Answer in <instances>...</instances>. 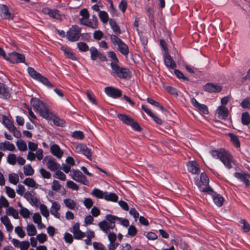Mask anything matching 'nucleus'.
<instances>
[{
	"instance_id": "obj_1",
	"label": "nucleus",
	"mask_w": 250,
	"mask_h": 250,
	"mask_svg": "<svg viewBox=\"0 0 250 250\" xmlns=\"http://www.w3.org/2000/svg\"><path fill=\"white\" fill-rule=\"evenodd\" d=\"M110 74L115 78L128 80L131 77V71L122 65L116 54L113 51H110Z\"/></svg>"
},
{
	"instance_id": "obj_2",
	"label": "nucleus",
	"mask_w": 250,
	"mask_h": 250,
	"mask_svg": "<svg viewBox=\"0 0 250 250\" xmlns=\"http://www.w3.org/2000/svg\"><path fill=\"white\" fill-rule=\"evenodd\" d=\"M211 155L215 159H219L228 169L232 167V163L234 160L232 155L224 148L212 150L210 152Z\"/></svg>"
},
{
	"instance_id": "obj_3",
	"label": "nucleus",
	"mask_w": 250,
	"mask_h": 250,
	"mask_svg": "<svg viewBox=\"0 0 250 250\" xmlns=\"http://www.w3.org/2000/svg\"><path fill=\"white\" fill-rule=\"evenodd\" d=\"M31 104L33 108L39 111L41 115L47 120H51L53 114L45 107L44 104L38 98H33L31 99Z\"/></svg>"
},
{
	"instance_id": "obj_4",
	"label": "nucleus",
	"mask_w": 250,
	"mask_h": 250,
	"mask_svg": "<svg viewBox=\"0 0 250 250\" xmlns=\"http://www.w3.org/2000/svg\"><path fill=\"white\" fill-rule=\"evenodd\" d=\"M110 41L117 51L125 57L128 56L129 53L128 46L120 38L115 35H110Z\"/></svg>"
},
{
	"instance_id": "obj_5",
	"label": "nucleus",
	"mask_w": 250,
	"mask_h": 250,
	"mask_svg": "<svg viewBox=\"0 0 250 250\" xmlns=\"http://www.w3.org/2000/svg\"><path fill=\"white\" fill-rule=\"evenodd\" d=\"M27 71L32 78L39 81L48 88H51L54 87L53 84L47 78L37 72L33 68L29 67L27 68Z\"/></svg>"
},
{
	"instance_id": "obj_6",
	"label": "nucleus",
	"mask_w": 250,
	"mask_h": 250,
	"mask_svg": "<svg viewBox=\"0 0 250 250\" xmlns=\"http://www.w3.org/2000/svg\"><path fill=\"white\" fill-rule=\"evenodd\" d=\"M118 117L124 124L130 126L134 130L141 131L142 130L139 124L129 116L124 114H118Z\"/></svg>"
},
{
	"instance_id": "obj_7",
	"label": "nucleus",
	"mask_w": 250,
	"mask_h": 250,
	"mask_svg": "<svg viewBox=\"0 0 250 250\" xmlns=\"http://www.w3.org/2000/svg\"><path fill=\"white\" fill-rule=\"evenodd\" d=\"M81 28L77 25H72L66 34L67 39L70 42L77 41L80 37Z\"/></svg>"
},
{
	"instance_id": "obj_8",
	"label": "nucleus",
	"mask_w": 250,
	"mask_h": 250,
	"mask_svg": "<svg viewBox=\"0 0 250 250\" xmlns=\"http://www.w3.org/2000/svg\"><path fill=\"white\" fill-rule=\"evenodd\" d=\"M71 177L75 181L84 185H88L89 182L86 177L79 170L72 169L70 173Z\"/></svg>"
},
{
	"instance_id": "obj_9",
	"label": "nucleus",
	"mask_w": 250,
	"mask_h": 250,
	"mask_svg": "<svg viewBox=\"0 0 250 250\" xmlns=\"http://www.w3.org/2000/svg\"><path fill=\"white\" fill-rule=\"evenodd\" d=\"M91 55V58L93 61H96L98 59L101 62H107L108 59L106 55L103 52L98 51L95 47H91L89 49Z\"/></svg>"
},
{
	"instance_id": "obj_10",
	"label": "nucleus",
	"mask_w": 250,
	"mask_h": 250,
	"mask_svg": "<svg viewBox=\"0 0 250 250\" xmlns=\"http://www.w3.org/2000/svg\"><path fill=\"white\" fill-rule=\"evenodd\" d=\"M74 150L79 153L84 155L88 159L91 160L92 152L86 145L84 144H76L74 146Z\"/></svg>"
},
{
	"instance_id": "obj_11",
	"label": "nucleus",
	"mask_w": 250,
	"mask_h": 250,
	"mask_svg": "<svg viewBox=\"0 0 250 250\" xmlns=\"http://www.w3.org/2000/svg\"><path fill=\"white\" fill-rule=\"evenodd\" d=\"M42 12L45 15H48L50 18L62 21V15L57 9H50L48 7H44L42 9Z\"/></svg>"
},
{
	"instance_id": "obj_12",
	"label": "nucleus",
	"mask_w": 250,
	"mask_h": 250,
	"mask_svg": "<svg viewBox=\"0 0 250 250\" xmlns=\"http://www.w3.org/2000/svg\"><path fill=\"white\" fill-rule=\"evenodd\" d=\"M6 60L9 61L13 63L23 62L25 61V57L23 54L15 52H13L9 54Z\"/></svg>"
},
{
	"instance_id": "obj_13",
	"label": "nucleus",
	"mask_w": 250,
	"mask_h": 250,
	"mask_svg": "<svg viewBox=\"0 0 250 250\" xmlns=\"http://www.w3.org/2000/svg\"><path fill=\"white\" fill-rule=\"evenodd\" d=\"M203 90L209 93H218L222 90V86L219 84L208 83L203 86Z\"/></svg>"
},
{
	"instance_id": "obj_14",
	"label": "nucleus",
	"mask_w": 250,
	"mask_h": 250,
	"mask_svg": "<svg viewBox=\"0 0 250 250\" xmlns=\"http://www.w3.org/2000/svg\"><path fill=\"white\" fill-rule=\"evenodd\" d=\"M234 177L243 182L246 187L250 186V174L245 172H236L234 173Z\"/></svg>"
},
{
	"instance_id": "obj_15",
	"label": "nucleus",
	"mask_w": 250,
	"mask_h": 250,
	"mask_svg": "<svg viewBox=\"0 0 250 250\" xmlns=\"http://www.w3.org/2000/svg\"><path fill=\"white\" fill-rule=\"evenodd\" d=\"M163 57L164 63L167 68L173 69L176 67V64L169 53L163 54Z\"/></svg>"
},
{
	"instance_id": "obj_16",
	"label": "nucleus",
	"mask_w": 250,
	"mask_h": 250,
	"mask_svg": "<svg viewBox=\"0 0 250 250\" xmlns=\"http://www.w3.org/2000/svg\"><path fill=\"white\" fill-rule=\"evenodd\" d=\"M187 166L188 171L193 174H199L200 171L199 165L195 161H188L187 163Z\"/></svg>"
},
{
	"instance_id": "obj_17",
	"label": "nucleus",
	"mask_w": 250,
	"mask_h": 250,
	"mask_svg": "<svg viewBox=\"0 0 250 250\" xmlns=\"http://www.w3.org/2000/svg\"><path fill=\"white\" fill-rule=\"evenodd\" d=\"M0 10L1 12V17L2 18L9 20L13 19L14 15L10 12L8 7L6 5H1Z\"/></svg>"
},
{
	"instance_id": "obj_18",
	"label": "nucleus",
	"mask_w": 250,
	"mask_h": 250,
	"mask_svg": "<svg viewBox=\"0 0 250 250\" xmlns=\"http://www.w3.org/2000/svg\"><path fill=\"white\" fill-rule=\"evenodd\" d=\"M216 112L218 117L222 120H226L229 115L228 109L225 106H218Z\"/></svg>"
},
{
	"instance_id": "obj_19",
	"label": "nucleus",
	"mask_w": 250,
	"mask_h": 250,
	"mask_svg": "<svg viewBox=\"0 0 250 250\" xmlns=\"http://www.w3.org/2000/svg\"><path fill=\"white\" fill-rule=\"evenodd\" d=\"M47 167L51 171H55L60 168V165L56 162L55 159L50 157L46 163Z\"/></svg>"
},
{
	"instance_id": "obj_20",
	"label": "nucleus",
	"mask_w": 250,
	"mask_h": 250,
	"mask_svg": "<svg viewBox=\"0 0 250 250\" xmlns=\"http://www.w3.org/2000/svg\"><path fill=\"white\" fill-rule=\"evenodd\" d=\"M91 194L98 198H104L106 201H109V194L106 192H103L98 188H94Z\"/></svg>"
},
{
	"instance_id": "obj_21",
	"label": "nucleus",
	"mask_w": 250,
	"mask_h": 250,
	"mask_svg": "<svg viewBox=\"0 0 250 250\" xmlns=\"http://www.w3.org/2000/svg\"><path fill=\"white\" fill-rule=\"evenodd\" d=\"M24 198L32 202L34 204H37L39 202L38 199L35 196V193L33 191H27L24 194Z\"/></svg>"
},
{
	"instance_id": "obj_22",
	"label": "nucleus",
	"mask_w": 250,
	"mask_h": 250,
	"mask_svg": "<svg viewBox=\"0 0 250 250\" xmlns=\"http://www.w3.org/2000/svg\"><path fill=\"white\" fill-rule=\"evenodd\" d=\"M60 209V205L57 202H53L50 208V213L56 218H60V214L58 210Z\"/></svg>"
},
{
	"instance_id": "obj_23",
	"label": "nucleus",
	"mask_w": 250,
	"mask_h": 250,
	"mask_svg": "<svg viewBox=\"0 0 250 250\" xmlns=\"http://www.w3.org/2000/svg\"><path fill=\"white\" fill-rule=\"evenodd\" d=\"M50 151L53 155L58 158H61L63 155V152L61 150L59 146L56 144L50 147Z\"/></svg>"
},
{
	"instance_id": "obj_24",
	"label": "nucleus",
	"mask_w": 250,
	"mask_h": 250,
	"mask_svg": "<svg viewBox=\"0 0 250 250\" xmlns=\"http://www.w3.org/2000/svg\"><path fill=\"white\" fill-rule=\"evenodd\" d=\"M213 201L214 204L218 207L222 206L223 202L225 201L224 198L220 194L215 192L212 196Z\"/></svg>"
},
{
	"instance_id": "obj_25",
	"label": "nucleus",
	"mask_w": 250,
	"mask_h": 250,
	"mask_svg": "<svg viewBox=\"0 0 250 250\" xmlns=\"http://www.w3.org/2000/svg\"><path fill=\"white\" fill-rule=\"evenodd\" d=\"M0 221L5 226L6 229L8 231L11 232L13 229V227L7 215L0 217Z\"/></svg>"
},
{
	"instance_id": "obj_26",
	"label": "nucleus",
	"mask_w": 250,
	"mask_h": 250,
	"mask_svg": "<svg viewBox=\"0 0 250 250\" xmlns=\"http://www.w3.org/2000/svg\"><path fill=\"white\" fill-rule=\"evenodd\" d=\"M10 97L9 90L5 87L4 85L0 83V98L7 99Z\"/></svg>"
},
{
	"instance_id": "obj_27",
	"label": "nucleus",
	"mask_w": 250,
	"mask_h": 250,
	"mask_svg": "<svg viewBox=\"0 0 250 250\" xmlns=\"http://www.w3.org/2000/svg\"><path fill=\"white\" fill-rule=\"evenodd\" d=\"M15 148L14 145L8 141L0 143V150L2 151H13Z\"/></svg>"
},
{
	"instance_id": "obj_28",
	"label": "nucleus",
	"mask_w": 250,
	"mask_h": 250,
	"mask_svg": "<svg viewBox=\"0 0 250 250\" xmlns=\"http://www.w3.org/2000/svg\"><path fill=\"white\" fill-rule=\"evenodd\" d=\"M110 27L112 29L114 35L116 36L122 33L121 29L117 23L113 19L110 18Z\"/></svg>"
},
{
	"instance_id": "obj_29",
	"label": "nucleus",
	"mask_w": 250,
	"mask_h": 250,
	"mask_svg": "<svg viewBox=\"0 0 250 250\" xmlns=\"http://www.w3.org/2000/svg\"><path fill=\"white\" fill-rule=\"evenodd\" d=\"M122 95V91L121 89L110 86V97L114 99H117Z\"/></svg>"
},
{
	"instance_id": "obj_30",
	"label": "nucleus",
	"mask_w": 250,
	"mask_h": 250,
	"mask_svg": "<svg viewBox=\"0 0 250 250\" xmlns=\"http://www.w3.org/2000/svg\"><path fill=\"white\" fill-rule=\"evenodd\" d=\"M2 122L5 127L10 131L15 129V126L12 122L5 115L2 116Z\"/></svg>"
},
{
	"instance_id": "obj_31",
	"label": "nucleus",
	"mask_w": 250,
	"mask_h": 250,
	"mask_svg": "<svg viewBox=\"0 0 250 250\" xmlns=\"http://www.w3.org/2000/svg\"><path fill=\"white\" fill-rule=\"evenodd\" d=\"M238 225L242 228L244 232H248L250 231V224L245 219H242L238 222Z\"/></svg>"
},
{
	"instance_id": "obj_32",
	"label": "nucleus",
	"mask_w": 250,
	"mask_h": 250,
	"mask_svg": "<svg viewBox=\"0 0 250 250\" xmlns=\"http://www.w3.org/2000/svg\"><path fill=\"white\" fill-rule=\"evenodd\" d=\"M229 136L230 138V141L232 144L237 148L240 147V142L238 137L233 133H229Z\"/></svg>"
},
{
	"instance_id": "obj_33",
	"label": "nucleus",
	"mask_w": 250,
	"mask_h": 250,
	"mask_svg": "<svg viewBox=\"0 0 250 250\" xmlns=\"http://www.w3.org/2000/svg\"><path fill=\"white\" fill-rule=\"evenodd\" d=\"M7 208L5 211L7 215L12 216L15 219L19 218V212L17 210L11 207Z\"/></svg>"
},
{
	"instance_id": "obj_34",
	"label": "nucleus",
	"mask_w": 250,
	"mask_h": 250,
	"mask_svg": "<svg viewBox=\"0 0 250 250\" xmlns=\"http://www.w3.org/2000/svg\"><path fill=\"white\" fill-rule=\"evenodd\" d=\"M61 49L64 52V54L67 56L68 58L72 60H75L76 59L75 54L72 52L69 48H67L64 46H62L61 47Z\"/></svg>"
},
{
	"instance_id": "obj_35",
	"label": "nucleus",
	"mask_w": 250,
	"mask_h": 250,
	"mask_svg": "<svg viewBox=\"0 0 250 250\" xmlns=\"http://www.w3.org/2000/svg\"><path fill=\"white\" fill-rule=\"evenodd\" d=\"M99 226L101 229L107 233L108 238L109 240V233H107V231L109 229V226L107 222L105 221L100 222L99 223Z\"/></svg>"
},
{
	"instance_id": "obj_36",
	"label": "nucleus",
	"mask_w": 250,
	"mask_h": 250,
	"mask_svg": "<svg viewBox=\"0 0 250 250\" xmlns=\"http://www.w3.org/2000/svg\"><path fill=\"white\" fill-rule=\"evenodd\" d=\"M63 202L66 207L70 209H74L76 206V202L71 199H64Z\"/></svg>"
},
{
	"instance_id": "obj_37",
	"label": "nucleus",
	"mask_w": 250,
	"mask_h": 250,
	"mask_svg": "<svg viewBox=\"0 0 250 250\" xmlns=\"http://www.w3.org/2000/svg\"><path fill=\"white\" fill-rule=\"evenodd\" d=\"M27 234L29 236H34L37 233V230L35 226L33 224L28 225L26 228Z\"/></svg>"
},
{
	"instance_id": "obj_38",
	"label": "nucleus",
	"mask_w": 250,
	"mask_h": 250,
	"mask_svg": "<svg viewBox=\"0 0 250 250\" xmlns=\"http://www.w3.org/2000/svg\"><path fill=\"white\" fill-rule=\"evenodd\" d=\"M242 123L244 125H248L250 123V116L248 112H244L242 114Z\"/></svg>"
},
{
	"instance_id": "obj_39",
	"label": "nucleus",
	"mask_w": 250,
	"mask_h": 250,
	"mask_svg": "<svg viewBox=\"0 0 250 250\" xmlns=\"http://www.w3.org/2000/svg\"><path fill=\"white\" fill-rule=\"evenodd\" d=\"M23 172L26 176H32L34 173V170L30 165H27L23 167Z\"/></svg>"
},
{
	"instance_id": "obj_40",
	"label": "nucleus",
	"mask_w": 250,
	"mask_h": 250,
	"mask_svg": "<svg viewBox=\"0 0 250 250\" xmlns=\"http://www.w3.org/2000/svg\"><path fill=\"white\" fill-rule=\"evenodd\" d=\"M9 181L11 183L17 185L19 181L18 175L14 173L10 174L9 175Z\"/></svg>"
},
{
	"instance_id": "obj_41",
	"label": "nucleus",
	"mask_w": 250,
	"mask_h": 250,
	"mask_svg": "<svg viewBox=\"0 0 250 250\" xmlns=\"http://www.w3.org/2000/svg\"><path fill=\"white\" fill-rule=\"evenodd\" d=\"M9 206V203L7 199L3 196L0 198V214H1L3 207L7 208Z\"/></svg>"
},
{
	"instance_id": "obj_42",
	"label": "nucleus",
	"mask_w": 250,
	"mask_h": 250,
	"mask_svg": "<svg viewBox=\"0 0 250 250\" xmlns=\"http://www.w3.org/2000/svg\"><path fill=\"white\" fill-rule=\"evenodd\" d=\"M146 101L149 104H151V105L155 107H159L161 111L165 110V108L162 105H160V104L158 102L154 101L153 99L150 98H147Z\"/></svg>"
},
{
	"instance_id": "obj_43",
	"label": "nucleus",
	"mask_w": 250,
	"mask_h": 250,
	"mask_svg": "<svg viewBox=\"0 0 250 250\" xmlns=\"http://www.w3.org/2000/svg\"><path fill=\"white\" fill-rule=\"evenodd\" d=\"M200 181L204 186H206L208 185L209 178L205 172H203L201 174Z\"/></svg>"
},
{
	"instance_id": "obj_44",
	"label": "nucleus",
	"mask_w": 250,
	"mask_h": 250,
	"mask_svg": "<svg viewBox=\"0 0 250 250\" xmlns=\"http://www.w3.org/2000/svg\"><path fill=\"white\" fill-rule=\"evenodd\" d=\"M240 105L244 108L250 110V97L245 98L241 103Z\"/></svg>"
},
{
	"instance_id": "obj_45",
	"label": "nucleus",
	"mask_w": 250,
	"mask_h": 250,
	"mask_svg": "<svg viewBox=\"0 0 250 250\" xmlns=\"http://www.w3.org/2000/svg\"><path fill=\"white\" fill-rule=\"evenodd\" d=\"M99 16L100 20L106 23L108 20V16L107 13L105 11H100L99 13Z\"/></svg>"
},
{
	"instance_id": "obj_46",
	"label": "nucleus",
	"mask_w": 250,
	"mask_h": 250,
	"mask_svg": "<svg viewBox=\"0 0 250 250\" xmlns=\"http://www.w3.org/2000/svg\"><path fill=\"white\" fill-rule=\"evenodd\" d=\"M53 176L62 181H65L66 179V175L60 170H57Z\"/></svg>"
},
{
	"instance_id": "obj_47",
	"label": "nucleus",
	"mask_w": 250,
	"mask_h": 250,
	"mask_svg": "<svg viewBox=\"0 0 250 250\" xmlns=\"http://www.w3.org/2000/svg\"><path fill=\"white\" fill-rule=\"evenodd\" d=\"M174 74L179 79H182L184 81H189V79L188 77L184 76L183 73L178 69L174 70Z\"/></svg>"
},
{
	"instance_id": "obj_48",
	"label": "nucleus",
	"mask_w": 250,
	"mask_h": 250,
	"mask_svg": "<svg viewBox=\"0 0 250 250\" xmlns=\"http://www.w3.org/2000/svg\"><path fill=\"white\" fill-rule=\"evenodd\" d=\"M23 183L24 185L32 188L35 187L36 184L35 181L32 178H26L23 181Z\"/></svg>"
},
{
	"instance_id": "obj_49",
	"label": "nucleus",
	"mask_w": 250,
	"mask_h": 250,
	"mask_svg": "<svg viewBox=\"0 0 250 250\" xmlns=\"http://www.w3.org/2000/svg\"><path fill=\"white\" fill-rule=\"evenodd\" d=\"M137 233V229L134 226L131 225L129 227L127 231V234L128 235L133 237L136 235Z\"/></svg>"
},
{
	"instance_id": "obj_50",
	"label": "nucleus",
	"mask_w": 250,
	"mask_h": 250,
	"mask_svg": "<svg viewBox=\"0 0 250 250\" xmlns=\"http://www.w3.org/2000/svg\"><path fill=\"white\" fill-rule=\"evenodd\" d=\"M17 158L14 154H10L7 156V162L12 165H14L16 163Z\"/></svg>"
},
{
	"instance_id": "obj_51",
	"label": "nucleus",
	"mask_w": 250,
	"mask_h": 250,
	"mask_svg": "<svg viewBox=\"0 0 250 250\" xmlns=\"http://www.w3.org/2000/svg\"><path fill=\"white\" fill-rule=\"evenodd\" d=\"M72 136L76 139L82 140L84 138V134L82 131H75L72 133Z\"/></svg>"
},
{
	"instance_id": "obj_52",
	"label": "nucleus",
	"mask_w": 250,
	"mask_h": 250,
	"mask_svg": "<svg viewBox=\"0 0 250 250\" xmlns=\"http://www.w3.org/2000/svg\"><path fill=\"white\" fill-rule=\"evenodd\" d=\"M15 232L17 235L21 238H23L25 236V232L22 229V228L20 226H18L15 228Z\"/></svg>"
},
{
	"instance_id": "obj_53",
	"label": "nucleus",
	"mask_w": 250,
	"mask_h": 250,
	"mask_svg": "<svg viewBox=\"0 0 250 250\" xmlns=\"http://www.w3.org/2000/svg\"><path fill=\"white\" fill-rule=\"evenodd\" d=\"M77 46L79 49L83 52H85L89 50L88 46L85 42H80L77 43Z\"/></svg>"
},
{
	"instance_id": "obj_54",
	"label": "nucleus",
	"mask_w": 250,
	"mask_h": 250,
	"mask_svg": "<svg viewBox=\"0 0 250 250\" xmlns=\"http://www.w3.org/2000/svg\"><path fill=\"white\" fill-rule=\"evenodd\" d=\"M40 172L43 178L49 179L51 178V173L43 168L40 169Z\"/></svg>"
},
{
	"instance_id": "obj_55",
	"label": "nucleus",
	"mask_w": 250,
	"mask_h": 250,
	"mask_svg": "<svg viewBox=\"0 0 250 250\" xmlns=\"http://www.w3.org/2000/svg\"><path fill=\"white\" fill-rule=\"evenodd\" d=\"M16 144L18 149L20 151H24L27 149L26 144L23 141H18Z\"/></svg>"
},
{
	"instance_id": "obj_56",
	"label": "nucleus",
	"mask_w": 250,
	"mask_h": 250,
	"mask_svg": "<svg viewBox=\"0 0 250 250\" xmlns=\"http://www.w3.org/2000/svg\"><path fill=\"white\" fill-rule=\"evenodd\" d=\"M54 125L57 126H63L65 124V121L58 117H55L53 120Z\"/></svg>"
},
{
	"instance_id": "obj_57",
	"label": "nucleus",
	"mask_w": 250,
	"mask_h": 250,
	"mask_svg": "<svg viewBox=\"0 0 250 250\" xmlns=\"http://www.w3.org/2000/svg\"><path fill=\"white\" fill-rule=\"evenodd\" d=\"M40 210L41 213L43 216L47 217L49 216V211L47 209V207L44 204H42L40 206Z\"/></svg>"
},
{
	"instance_id": "obj_58",
	"label": "nucleus",
	"mask_w": 250,
	"mask_h": 250,
	"mask_svg": "<svg viewBox=\"0 0 250 250\" xmlns=\"http://www.w3.org/2000/svg\"><path fill=\"white\" fill-rule=\"evenodd\" d=\"M160 45L164 50V53L163 54L169 53V50L167 47V44L164 39H161L160 40Z\"/></svg>"
},
{
	"instance_id": "obj_59",
	"label": "nucleus",
	"mask_w": 250,
	"mask_h": 250,
	"mask_svg": "<svg viewBox=\"0 0 250 250\" xmlns=\"http://www.w3.org/2000/svg\"><path fill=\"white\" fill-rule=\"evenodd\" d=\"M21 215L25 218H27L29 217L30 212L29 211L25 208L22 207L20 210Z\"/></svg>"
},
{
	"instance_id": "obj_60",
	"label": "nucleus",
	"mask_w": 250,
	"mask_h": 250,
	"mask_svg": "<svg viewBox=\"0 0 250 250\" xmlns=\"http://www.w3.org/2000/svg\"><path fill=\"white\" fill-rule=\"evenodd\" d=\"M66 184L68 188L73 190H78L79 189V186L72 181H67Z\"/></svg>"
},
{
	"instance_id": "obj_61",
	"label": "nucleus",
	"mask_w": 250,
	"mask_h": 250,
	"mask_svg": "<svg viewBox=\"0 0 250 250\" xmlns=\"http://www.w3.org/2000/svg\"><path fill=\"white\" fill-rule=\"evenodd\" d=\"M62 188L61 185L59 183V182L56 180H54L52 183V190L54 191H59L60 189H61Z\"/></svg>"
},
{
	"instance_id": "obj_62",
	"label": "nucleus",
	"mask_w": 250,
	"mask_h": 250,
	"mask_svg": "<svg viewBox=\"0 0 250 250\" xmlns=\"http://www.w3.org/2000/svg\"><path fill=\"white\" fill-rule=\"evenodd\" d=\"M167 91L171 95L178 96L177 90L174 87L171 86H167L166 88Z\"/></svg>"
},
{
	"instance_id": "obj_63",
	"label": "nucleus",
	"mask_w": 250,
	"mask_h": 250,
	"mask_svg": "<svg viewBox=\"0 0 250 250\" xmlns=\"http://www.w3.org/2000/svg\"><path fill=\"white\" fill-rule=\"evenodd\" d=\"M103 36V33L100 30H96L93 33V38L95 40H100Z\"/></svg>"
},
{
	"instance_id": "obj_64",
	"label": "nucleus",
	"mask_w": 250,
	"mask_h": 250,
	"mask_svg": "<svg viewBox=\"0 0 250 250\" xmlns=\"http://www.w3.org/2000/svg\"><path fill=\"white\" fill-rule=\"evenodd\" d=\"M83 204L87 208H91L93 205V202L92 199L89 198H85L83 201Z\"/></svg>"
}]
</instances>
